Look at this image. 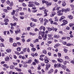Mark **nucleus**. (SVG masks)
Instances as JSON below:
<instances>
[{"label":"nucleus","instance_id":"nucleus-1","mask_svg":"<svg viewBox=\"0 0 74 74\" xmlns=\"http://www.w3.org/2000/svg\"><path fill=\"white\" fill-rule=\"evenodd\" d=\"M70 11V8H67L66 9H64V8H62V12H64L65 13H67L68 12H69Z\"/></svg>","mask_w":74,"mask_h":74},{"label":"nucleus","instance_id":"nucleus-2","mask_svg":"<svg viewBox=\"0 0 74 74\" xmlns=\"http://www.w3.org/2000/svg\"><path fill=\"white\" fill-rule=\"evenodd\" d=\"M54 67L55 68H58V69L60 67H61V64L58 63L57 64H55L54 65Z\"/></svg>","mask_w":74,"mask_h":74},{"label":"nucleus","instance_id":"nucleus-3","mask_svg":"<svg viewBox=\"0 0 74 74\" xmlns=\"http://www.w3.org/2000/svg\"><path fill=\"white\" fill-rule=\"evenodd\" d=\"M62 22L63 23L61 25V26H64V25H67L68 23V22L66 20H64L62 21Z\"/></svg>","mask_w":74,"mask_h":74},{"label":"nucleus","instance_id":"nucleus-4","mask_svg":"<svg viewBox=\"0 0 74 74\" xmlns=\"http://www.w3.org/2000/svg\"><path fill=\"white\" fill-rule=\"evenodd\" d=\"M50 67H51V65L50 64H46L45 71H47L50 68Z\"/></svg>","mask_w":74,"mask_h":74},{"label":"nucleus","instance_id":"nucleus-5","mask_svg":"<svg viewBox=\"0 0 74 74\" xmlns=\"http://www.w3.org/2000/svg\"><path fill=\"white\" fill-rule=\"evenodd\" d=\"M21 31L19 28H17V30L15 31V33L16 35H17L19 33H21Z\"/></svg>","mask_w":74,"mask_h":74},{"label":"nucleus","instance_id":"nucleus-6","mask_svg":"<svg viewBox=\"0 0 74 74\" xmlns=\"http://www.w3.org/2000/svg\"><path fill=\"white\" fill-rule=\"evenodd\" d=\"M30 26L31 27L34 28L36 26V24L33 22H31L30 23Z\"/></svg>","mask_w":74,"mask_h":74},{"label":"nucleus","instance_id":"nucleus-7","mask_svg":"<svg viewBox=\"0 0 74 74\" xmlns=\"http://www.w3.org/2000/svg\"><path fill=\"white\" fill-rule=\"evenodd\" d=\"M42 29L43 31H45V27L44 26H41L39 28V30H40V31L42 30Z\"/></svg>","mask_w":74,"mask_h":74},{"label":"nucleus","instance_id":"nucleus-8","mask_svg":"<svg viewBox=\"0 0 74 74\" xmlns=\"http://www.w3.org/2000/svg\"><path fill=\"white\" fill-rule=\"evenodd\" d=\"M51 24V25H58V23L56 22H54V21H51L50 22Z\"/></svg>","mask_w":74,"mask_h":74},{"label":"nucleus","instance_id":"nucleus-9","mask_svg":"<svg viewBox=\"0 0 74 74\" xmlns=\"http://www.w3.org/2000/svg\"><path fill=\"white\" fill-rule=\"evenodd\" d=\"M57 61L59 63H62V62H63L64 61H63V60L60 58H57Z\"/></svg>","mask_w":74,"mask_h":74},{"label":"nucleus","instance_id":"nucleus-10","mask_svg":"<svg viewBox=\"0 0 74 74\" xmlns=\"http://www.w3.org/2000/svg\"><path fill=\"white\" fill-rule=\"evenodd\" d=\"M45 4H46L47 7H49V6H50V5H52V2H49L47 1L46 3Z\"/></svg>","mask_w":74,"mask_h":74},{"label":"nucleus","instance_id":"nucleus-11","mask_svg":"<svg viewBox=\"0 0 74 74\" xmlns=\"http://www.w3.org/2000/svg\"><path fill=\"white\" fill-rule=\"evenodd\" d=\"M45 56V55H41L40 56V58H39V60L41 61H43V58Z\"/></svg>","mask_w":74,"mask_h":74},{"label":"nucleus","instance_id":"nucleus-12","mask_svg":"<svg viewBox=\"0 0 74 74\" xmlns=\"http://www.w3.org/2000/svg\"><path fill=\"white\" fill-rule=\"evenodd\" d=\"M62 7H65L66 5V2L65 1H62Z\"/></svg>","mask_w":74,"mask_h":74},{"label":"nucleus","instance_id":"nucleus-13","mask_svg":"<svg viewBox=\"0 0 74 74\" xmlns=\"http://www.w3.org/2000/svg\"><path fill=\"white\" fill-rule=\"evenodd\" d=\"M61 7H58L56 8V10L57 11H58V13H59V12H61L62 11V10H60Z\"/></svg>","mask_w":74,"mask_h":74},{"label":"nucleus","instance_id":"nucleus-14","mask_svg":"<svg viewBox=\"0 0 74 74\" xmlns=\"http://www.w3.org/2000/svg\"><path fill=\"white\" fill-rule=\"evenodd\" d=\"M66 19V17H65V16H62L61 17L59 21L60 22H61V21H62L63 19Z\"/></svg>","mask_w":74,"mask_h":74},{"label":"nucleus","instance_id":"nucleus-15","mask_svg":"<svg viewBox=\"0 0 74 74\" xmlns=\"http://www.w3.org/2000/svg\"><path fill=\"white\" fill-rule=\"evenodd\" d=\"M52 34L48 35V37L50 38H49V40H53V38L52 37Z\"/></svg>","mask_w":74,"mask_h":74},{"label":"nucleus","instance_id":"nucleus-16","mask_svg":"<svg viewBox=\"0 0 74 74\" xmlns=\"http://www.w3.org/2000/svg\"><path fill=\"white\" fill-rule=\"evenodd\" d=\"M54 71L53 69L52 68L48 72L49 74H51V73H52Z\"/></svg>","mask_w":74,"mask_h":74},{"label":"nucleus","instance_id":"nucleus-17","mask_svg":"<svg viewBox=\"0 0 74 74\" xmlns=\"http://www.w3.org/2000/svg\"><path fill=\"white\" fill-rule=\"evenodd\" d=\"M14 42V39L12 38H9V42L11 43H12Z\"/></svg>","mask_w":74,"mask_h":74},{"label":"nucleus","instance_id":"nucleus-18","mask_svg":"<svg viewBox=\"0 0 74 74\" xmlns=\"http://www.w3.org/2000/svg\"><path fill=\"white\" fill-rule=\"evenodd\" d=\"M61 66V68H62V69H64V70H66V69H67V67L65 65H62V66Z\"/></svg>","mask_w":74,"mask_h":74},{"label":"nucleus","instance_id":"nucleus-19","mask_svg":"<svg viewBox=\"0 0 74 74\" xmlns=\"http://www.w3.org/2000/svg\"><path fill=\"white\" fill-rule=\"evenodd\" d=\"M6 51L7 53H11L12 50H11V49H8L6 50Z\"/></svg>","mask_w":74,"mask_h":74},{"label":"nucleus","instance_id":"nucleus-20","mask_svg":"<svg viewBox=\"0 0 74 74\" xmlns=\"http://www.w3.org/2000/svg\"><path fill=\"white\" fill-rule=\"evenodd\" d=\"M5 61L6 62H8L10 60V58L9 56L6 57L5 58Z\"/></svg>","mask_w":74,"mask_h":74},{"label":"nucleus","instance_id":"nucleus-21","mask_svg":"<svg viewBox=\"0 0 74 74\" xmlns=\"http://www.w3.org/2000/svg\"><path fill=\"white\" fill-rule=\"evenodd\" d=\"M52 16H51V17H52L53 16H54V15H55L56 14V13L55 12H53L51 13Z\"/></svg>","mask_w":74,"mask_h":74},{"label":"nucleus","instance_id":"nucleus-22","mask_svg":"<svg viewBox=\"0 0 74 74\" xmlns=\"http://www.w3.org/2000/svg\"><path fill=\"white\" fill-rule=\"evenodd\" d=\"M47 34H45L44 36H42V38H43L44 40H47Z\"/></svg>","mask_w":74,"mask_h":74},{"label":"nucleus","instance_id":"nucleus-23","mask_svg":"<svg viewBox=\"0 0 74 74\" xmlns=\"http://www.w3.org/2000/svg\"><path fill=\"white\" fill-rule=\"evenodd\" d=\"M42 53L44 54H45V55H47V50L43 49L42 51Z\"/></svg>","mask_w":74,"mask_h":74},{"label":"nucleus","instance_id":"nucleus-24","mask_svg":"<svg viewBox=\"0 0 74 74\" xmlns=\"http://www.w3.org/2000/svg\"><path fill=\"white\" fill-rule=\"evenodd\" d=\"M10 25L11 26H16V23H10Z\"/></svg>","mask_w":74,"mask_h":74},{"label":"nucleus","instance_id":"nucleus-25","mask_svg":"<svg viewBox=\"0 0 74 74\" xmlns=\"http://www.w3.org/2000/svg\"><path fill=\"white\" fill-rule=\"evenodd\" d=\"M28 7H35V5H34V4L33 3H32L31 4H29L28 5Z\"/></svg>","mask_w":74,"mask_h":74},{"label":"nucleus","instance_id":"nucleus-26","mask_svg":"<svg viewBox=\"0 0 74 74\" xmlns=\"http://www.w3.org/2000/svg\"><path fill=\"white\" fill-rule=\"evenodd\" d=\"M43 60H45V63H49V60L45 58Z\"/></svg>","mask_w":74,"mask_h":74},{"label":"nucleus","instance_id":"nucleus-27","mask_svg":"<svg viewBox=\"0 0 74 74\" xmlns=\"http://www.w3.org/2000/svg\"><path fill=\"white\" fill-rule=\"evenodd\" d=\"M68 18H69L70 19H73V16L71 15H68Z\"/></svg>","mask_w":74,"mask_h":74},{"label":"nucleus","instance_id":"nucleus-28","mask_svg":"<svg viewBox=\"0 0 74 74\" xmlns=\"http://www.w3.org/2000/svg\"><path fill=\"white\" fill-rule=\"evenodd\" d=\"M53 37L56 38H59V36L55 34L54 35Z\"/></svg>","mask_w":74,"mask_h":74},{"label":"nucleus","instance_id":"nucleus-29","mask_svg":"<svg viewBox=\"0 0 74 74\" xmlns=\"http://www.w3.org/2000/svg\"><path fill=\"white\" fill-rule=\"evenodd\" d=\"M4 22H9V19L5 17L4 19Z\"/></svg>","mask_w":74,"mask_h":74},{"label":"nucleus","instance_id":"nucleus-30","mask_svg":"<svg viewBox=\"0 0 74 74\" xmlns=\"http://www.w3.org/2000/svg\"><path fill=\"white\" fill-rule=\"evenodd\" d=\"M9 5L10 7H12V6H13V5H14V3L13 2H11L10 3Z\"/></svg>","mask_w":74,"mask_h":74},{"label":"nucleus","instance_id":"nucleus-31","mask_svg":"<svg viewBox=\"0 0 74 74\" xmlns=\"http://www.w3.org/2000/svg\"><path fill=\"white\" fill-rule=\"evenodd\" d=\"M3 67H6V69H8V68H9V66L7 65V64H3Z\"/></svg>","mask_w":74,"mask_h":74},{"label":"nucleus","instance_id":"nucleus-32","mask_svg":"<svg viewBox=\"0 0 74 74\" xmlns=\"http://www.w3.org/2000/svg\"><path fill=\"white\" fill-rule=\"evenodd\" d=\"M13 19H14V21H18V18L15 17V16H13Z\"/></svg>","mask_w":74,"mask_h":74},{"label":"nucleus","instance_id":"nucleus-33","mask_svg":"<svg viewBox=\"0 0 74 74\" xmlns=\"http://www.w3.org/2000/svg\"><path fill=\"white\" fill-rule=\"evenodd\" d=\"M54 22H57L59 21V19H58V17H54Z\"/></svg>","mask_w":74,"mask_h":74},{"label":"nucleus","instance_id":"nucleus-34","mask_svg":"<svg viewBox=\"0 0 74 74\" xmlns=\"http://www.w3.org/2000/svg\"><path fill=\"white\" fill-rule=\"evenodd\" d=\"M34 4L35 5H36V6H38V5H40V3L37 2H34Z\"/></svg>","mask_w":74,"mask_h":74},{"label":"nucleus","instance_id":"nucleus-35","mask_svg":"<svg viewBox=\"0 0 74 74\" xmlns=\"http://www.w3.org/2000/svg\"><path fill=\"white\" fill-rule=\"evenodd\" d=\"M31 62H32V60L30 59L28 60L27 62V63H29V64H30L31 63Z\"/></svg>","mask_w":74,"mask_h":74},{"label":"nucleus","instance_id":"nucleus-36","mask_svg":"<svg viewBox=\"0 0 74 74\" xmlns=\"http://www.w3.org/2000/svg\"><path fill=\"white\" fill-rule=\"evenodd\" d=\"M31 50L32 51H33V52H34V51H36V48L33 47L31 49Z\"/></svg>","mask_w":74,"mask_h":74},{"label":"nucleus","instance_id":"nucleus-37","mask_svg":"<svg viewBox=\"0 0 74 74\" xmlns=\"http://www.w3.org/2000/svg\"><path fill=\"white\" fill-rule=\"evenodd\" d=\"M15 12H16V11L13 10L12 11V12H11V15H14L15 13Z\"/></svg>","mask_w":74,"mask_h":74},{"label":"nucleus","instance_id":"nucleus-38","mask_svg":"<svg viewBox=\"0 0 74 74\" xmlns=\"http://www.w3.org/2000/svg\"><path fill=\"white\" fill-rule=\"evenodd\" d=\"M66 45L68 47H71V46L73 45V44H71L70 43H69L66 44Z\"/></svg>","mask_w":74,"mask_h":74},{"label":"nucleus","instance_id":"nucleus-39","mask_svg":"<svg viewBox=\"0 0 74 74\" xmlns=\"http://www.w3.org/2000/svg\"><path fill=\"white\" fill-rule=\"evenodd\" d=\"M51 62H52L53 63L56 64L57 63V61H56L55 60H51Z\"/></svg>","mask_w":74,"mask_h":74},{"label":"nucleus","instance_id":"nucleus-40","mask_svg":"<svg viewBox=\"0 0 74 74\" xmlns=\"http://www.w3.org/2000/svg\"><path fill=\"white\" fill-rule=\"evenodd\" d=\"M29 34L30 35H31V36H35L36 35V34L34 33H33L32 32H29Z\"/></svg>","mask_w":74,"mask_h":74},{"label":"nucleus","instance_id":"nucleus-41","mask_svg":"<svg viewBox=\"0 0 74 74\" xmlns=\"http://www.w3.org/2000/svg\"><path fill=\"white\" fill-rule=\"evenodd\" d=\"M9 74H15V72H13L12 71H11L9 73Z\"/></svg>","mask_w":74,"mask_h":74},{"label":"nucleus","instance_id":"nucleus-42","mask_svg":"<svg viewBox=\"0 0 74 74\" xmlns=\"http://www.w3.org/2000/svg\"><path fill=\"white\" fill-rule=\"evenodd\" d=\"M58 56L60 58L62 57V54H61V53H58Z\"/></svg>","mask_w":74,"mask_h":74},{"label":"nucleus","instance_id":"nucleus-43","mask_svg":"<svg viewBox=\"0 0 74 74\" xmlns=\"http://www.w3.org/2000/svg\"><path fill=\"white\" fill-rule=\"evenodd\" d=\"M21 48L20 47H18L17 48L16 50L17 51H21Z\"/></svg>","mask_w":74,"mask_h":74},{"label":"nucleus","instance_id":"nucleus-44","mask_svg":"<svg viewBox=\"0 0 74 74\" xmlns=\"http://www.w3.org/2000/svg\"><path fill=\"white\" fill-rule=\"evenodd\" d=\"M64 58H65V59L66 60H69L70 58L69 57L67 56H64Z\"/></svg>","mask_w":74,"mask_h":74},{"label":"nucleus","instance_id":"nucleus-45","mask_svg":"<svg viewBox=\"0 0 74 74\" xmlns=\"http://www.w3.org/2000/svg\"><path fill=\"white\" fill-rule=\"evenodd\" d=\"M3 11L4 12H6V13H7V12H8V10L7 9H3Z\"/></svg>","mask_w":74,"mask_h":74},{"label":"nucleus","instance_id":"nucleus-46","mask_svg":"<svg viewBox=\"0 0 74 74\" xmlns=\"http://www.w3.org/2000/svg\"><path fill=\"white\" fill-rule=\"evenodd\" d=\"M45 8V7L44 6H42L41 8H39V10H44Z\"/></svg>","mask_w":74,"mask_h":74},{"label":"nucleus","instance_id":"nucleus-47","mask_svg":"<svg viewBox=\"0 0 74 74\" xmlns=\"http://www.w3.org/2000/svg\"><path fill=\"white\" fill-rule=\"evenodd\" d=\"M13 46L14 47H17V44L15 43H14L13 44Z\"/></svg>","mask_w":74,"mask_h":74},{"label":"nucleus","instance_id":"nucleus-48","mask_svg":"<svg viewBox=\"0 0 74 74\" xmlns=\"http://www.w3.org/2000/svg\"><path fill=\"white\" fill-rule=\"evenodd\" d=\"M34 62H36V63H37L38 64V63H39V61H38V60H37L36 59H34Z\"/></svg>","mask_w":74,"mask_h":74},{"label":"nucleus","instance_id":"nucleus-49","mask_svg":"<svg viewBox=\"0 0 74 74\" xmlns=\"http://www.w3.org/2000/svg\"><path fill=\"white\" fill-rule=\"evenodd\" d=\"M0 46L1 47H5V46L4 45V44L3 43L0 44Z\"/></svg>","mask_w":74,"mask_h":74},{"label":"nucleus","instance_id":"nucleus-50","mask_svg":"<svg viewBox=\"0 0 74 74\" xmlns=\"http://www.w3.org/2000/svg\"><path fill=\"white\" fill-rule=\"evenodd\" d=\"M22 8L21 7H19L17 11H22Z\"/></svg>","mask_w":74,"mask_h":74},{"label":"nucleus","instance_id":"nucleus-51","mask_svg":"<svg viewBox=\"0 0 74 74\" xmlns=\"http://www.w3.org/2000/svg\"><path fill=\"white\" fill-rule=\"evenodd\" d=\"M22 5L23 7H26V6H27L26 4H25V3H22Z\"/></svg>","mask_w":74,"mask_h":74},{"label":"nucleus","instance_id":"nucleus-52","mask_svg":"<svg viewBox=\"0 0 74 74\" xmlns=\"http://www.w3.org/2000/svg\"><path fill=\"white\" fill-rule=\"evenodd\" d=\"M7 10H12V8H10V7L9 6H7Z\"/></svg>","mask_w":74,"mask_h":74},{"label":"nucleus","instance_id":"nucleus-53","mask_svg":"<svg viewBox=\"0 0 74 74\" xmlns=\"http://www.w3.org/2000/svg\"><path fill=\"white\" fill-rule=\"evenodd\" d=\"M64 51L65 53H67V51H68L67 49L66 48H64Z\"/></svg>","mask_w":74,"mask_h":74},{"label":"nucleus","instance_id":"nucleus-54","mask_svg":"<svg viewBox=\"0 0 74 74\" xmlns=\"http://www.w3.org/2000/svg\"><path fill=\"white\" fill-rule=\"evenodd\" d=\"M47 43L48 44H52V40H50V41H47Z\"/></svg>","mask_w":74,"mask_h":74},{"label":"nucleus","instance_id":"nucleus-55","mask_svg":"<svg viewBox=\"0 0 74 74\" xmlns=\"http://www.w3.org/2000/svg\"><path fill=\"white\" fill-rule=\"evenodd\" d=\"M6 3L7 4L9 5V4H10V1L9 0H8L6 2Z\"/></svg>","mask_w":74,"mask_h":74},{"label":"nucleus","instance_id":"nucleus-56","mask_svg":"<svg viewBox=\"0 0 74 74\" xmlns=\"http://www.w3.org/2000/svg\"><path fill=\"white\" fill-rule=\"evenodd\" d=\"M42 0V4H44V3H46L47 2V1H45V0Z\"/></svg>","mask_w":74,"mask_h":74},{"label":"nucleus","instance_id":"nucleus-57","mask_svg":"<svg viewBox=\"0 0 74 74\" xmlns=\"http://www.w3.org/2000/svg\"><path fill=\"white\" fill-rule=\"evenodd\" d=\"M58 13V16H60L61 15H63V13H60V12H59V13Z\"/></svg>","mask_w":74,"mask_h":74},{"label":"nucleus","instance_id":"nucleus-58","mask_svg":"<svg viewBox=\"0 0 74 74\" xmlns=\"http://www.w3.org/2000/svg\"><path fill=\"white\" fill-rule=\"evenodd\" d=\"M14 53H15V54L17 55H19V52L18 51H15L14 52Z\"/></svg>","mask_w":74,"mask_h":74},{"label":"nucleus","instance_id":"nucleus-59","mask_svg":"<svg viewBox=\"0 0 74 74\" xmlns=\"http://www.w3.org/2000/svg\"><path fill=\"white\" fill-rule=\"evenodd\" d=\"M39 19L40 21L41 22H41H43V18H40Z\"/></svg>","mask_w":74,"mask_h":74},{"label":"nucleus","instance_id":"nucleus-60","mask_svg":"<svg viewBox=\"0 0 74 74\" xmlns=\"http://www.w3.org/2000/svg\"><path fill=\"white\" fill-rule=\"evenodd\" d=\"M44 14H45V16H47L48 15V14H47V13L44 12Z\"/></svg>","mask_w":74,"mask_h":74},{"label":"nucleus","instance_id":"nucleus-61","mask_svg":"<svg viewBox=\"0 0 74 74\" xmlns=\"http://www.w3.org/2000/svg\"><path fill=\"white\" fill-rule=\"evenodd\" d=\"M27 48H23V52H26V49Z\"/></svg>","mask_w":74,"mask_h":74},{"label":"nucleus","instance_id":"nucleus-62","mask_svg":"<svg viewBox=\"0 0 74 74\" xmlns=\"http://www.w3.org/2000/svg\"><path fill=\"white\" fill-rule=\"evenodd\" d=\"M44 21L46 23H48V20L46 19H44Z\"/></svg>","mask_w":74,"mask_h":74},{"label":"nucleus","instance_id":"nucleus-63","mask_svg":"<svg viewBox=\"0 0 74 74\" xmlns=\"http://www.w3.org/2000/svg\"><path fill=\"white\" fill-rule=\"evenodd\" d=\"M47 30H48V31H49V32H51V31L52 30L51 28L50 27H49L47 28Z\"/></svg>","mask_w":74,"mask_h":74},{"label":"nucleus","instance_id":"nucleus-64","mask_svg":"<svg viewBox=\"0 0 74 74\" xmlns=\"http://www.w3.org/2000/svg\"><path fill=\"white\" fill-rule=\"evenodd\" d=\"M20 15H24V12H21L20 13H19Z\"/></svg>","mask_w":74,"mask_h":74}]
</instances>
